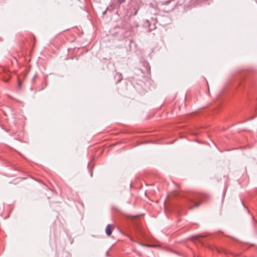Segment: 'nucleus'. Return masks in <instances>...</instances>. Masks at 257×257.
Instances as JSON below:
<instances>
[{
    "mask_svg": "<svg viewBox=\"0 0 257 257\" xmlns=\"http://www.w3.org/2000/svg\"><path fill=\"white\" fill-rule=\"evenodd\" d=\"M188 204L189 208L192 209L194 207H198L200 205V203H198L194 198L189 197L188 198Z\"/></svg>",
    "mask_w": 257,
    "mask_h": 257,
    "instance_id": "nucleus-1",
    "label": "nucleus"
},
{
    "mask_svg": "<svg viewBox=\"0 0 257 257\" xmlns=\"http://www.w3.org/2000/svg\"><path fill=\"white\" fill-rule=\"evenodd\" d=\"M114 227L111 224H107L105 228L106 234L109 236L111 234L112 231L113 230Z\"/></svg>",
    "mask_w": 257,
    "mask_h": 257,
    "instance_id": "nucleus-2",
    "label": "nucleus"
},
{
    "mask_svg": "<svg viewBox=\"0 0 257 257\" xmlns=\"http://www.w3.org/2000/svg\"><path fill=\"white\" fill-rule=\"evenodd\" d=\"M203 236H193L192 237V239H194V238H196L197 239H198V240L200 242H202V240L201 239V238Z\"/></svg>",
    "mask_w": 257,
    "mask_h": 257,
    "instance_id": "nucleus-3",
    "label": "nucleus"
},
{
    "mask_svg": "<svg viewBox=\"0 0 257 257\" xmlns=\"http://www.w3.org/2000/svg\"><path fill=\"white\" fill-rule=\"evenodd\" d=\"M124 1H125V0H118V2L119 4H122V3H123Z\"/></svg>",
    "mask_w": 257,
    "mask_h": 257,
    "instance_id": "nucleus-4",
    "label": "nucleus"
},
{
    "mask_svg": "<svg viewBox=\"0 0 257 257\" xmlns=\"http://www.w3.org/2000/svg\"><path fill=\"white\" fill-rule=\"evenodd\" d=\"M199 198H200V196L197 197H196V198H194V199L196 200V199H199Z\"/></svg>",
    "mask_w": 257,
    "mask_h": 257,
    "instance_id": "nucleus-5",
    "label": "nucleus"
},
{
    "mask_svg": "<svg viewBox=\"0 0 257 257\" xmlns=\"http://www.w3.org/2000/svg\"><path fill=\"white\" fill-rule=\"evenodd\" d=\"M19 86H20V85H21V83H20V82H19Z\"/></svg>",
    "mask_w": 257,
    "mask_h": 257,
    "instance_id": "nucleus-6",
    "label": "nucleus"
}]
</instances>
